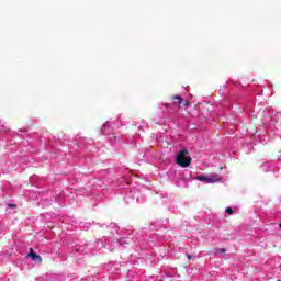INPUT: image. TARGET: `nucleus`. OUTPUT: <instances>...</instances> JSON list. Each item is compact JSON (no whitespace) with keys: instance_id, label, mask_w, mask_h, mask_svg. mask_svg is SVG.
<instances>
[{"instance_id":"nucleus-8","label":"nucleus","mask_w":281,"mask_h":281,"mask_svg":"<svg viewBox=\"0 0 281 281\" xmlns=\"http://www.w3.org/2000/svg\"><path fill=\"white\" fill-rule=\"evenodd\" d=\"M225 248L220 249V254H225Z\"/></svg>"},{"instance_id":"nucleus-10","label":"nucleus","mask_w":281,"mask_h":281,"mask_svg":"<svg viewBox=\"0 0 281 281\" xmlns=\"http://www.w3.org/2000/svg\"><path fill=\"white\" fill-rule=\"evenodd\" d=\"M176 104H179V100H176Z\"/></svg>"},{"instance_id":"nucleus-9","label":"nucleus","mask_w":281,"mask_h":281,"mask_svg":"<svg viewBox=\"0 0 281 281\" xmlns=\"http://www.w3.org/2000/svg\"><path fill=\"white\" fill-rule=\"evenodd\" d=\"M187 258H188L189 260H192V256H191V255H187Z\"/></svg>"},{"instance_id":"nucleus-2","label":"nucleus","mask_w":281,"mask_h":281,"mask_svg":"<svg viewBox=\"0 0 281 281\" xmlns=\"http://www.w3.org/2000/svg\"><path fill=\"white\" fill-rule=\"evenodd\" d=\"M196 181H204V183H218L221 181V177L218 175L212 176H196Z\"/></svg>"},{"instance_id":"nucleus-11","label":"nucleus","mask_w":281,"mask_h":281,"mask_svg":"<svg viewBox=\"0 0 281 281\" xmlns=\"http://www.w3.org/2000/svg\"><path fill=\"white\" fill-rule=\"evenodd\" d=\"M279 227H281V223L279 224Z\"/></svg>"},{"instance_id":"nucleus-5","label":"nucleus","mask_w":281,"mask_h":281,"mask_svg":"<svg viewBox=\"0 0 281 281\" xmlns=\"http://www.w3.org/2000/svg\"><path fill=\"white\" fill-rule=\"evenodd\" d=\"M106 128H109V124H104L102 127L103 135H106Z\"/></svg>"},{"instance_id":"nucleus-1","label":"nucleus","mask_w":281,"mask_h":281,"mask_svg":"<svg viewBox=\"0 0 281 281\" xmlns=\"http://www.w3.org/2000/svg\"><path fill=\"white\" fill-rule=\"evenodd\" d=\"M176 164L181 166V168H188L192 164V157H190V151L188 149H182L178 151L176 156Z\"/></svg>"},{"instance_id":"nucleus-6","label":"nucleus","mask_w":281,"mask_h":281,"mask_svg":"<svg viewBox=\"0 0 281 281\" xmlns=\"http://www.w3.org/2000/svg\"><path fill=\"white\" fill-rule=\"evenodd\" d=\"M226 214H234V210L232 207L226 209Z\"/></svg>"},{"instance_id":"nucleus-4","label":"nucleus","mask_w":281,"mask_h":281,"mask_svg":"<svg viewBox=\"0 0 281 281\" xmlns=\"http://www.w3.org/2000/svg\"><path fill=\"white\" fill-rule=\"evenodd\" d=\"M172 100H179V106H189L190 102H188V100H184L183 98H181V95H173Z\"/></svg>"},{"instance_id":"nucleus-12","label":"nucleus","mask_w":281,"mask_h":281,"mask_svg":"<svg viewBox=\"0 0 281 281\" xmlns=\"http://www.w3.org/2000/svg\"><path fill=\"white\" fill-rule=\"evenodd\" d=\"M277 281H280V280H277Z\"/></svg>"},{"instance_id":"nucleus-7","label":"nucleus","mask_w":281,"mask_h":281,"mask_svg":"<svg viewBox=\"0 0 281 281\" xmlns=\"http://www.w3.org/2000/svg\"><path fill=\"white\" fill-rule=\"evenodd\" d=\"M8 207L14 209V207H16V205H15V204H12V203H9V204H8Z\"/></svg>"},{"instance_id":"nucleus-3","label":"nucleus","mask_w":281,"mask_h":281,"mask_svg":"<svg viewBox=\"0 0 281 281\" xmlns=\"http://www.w3.org/2000/svg\"><path fill=\"white\" fill-rule=\"evenodd\" d=\"M29 258H32L34 262H43V258H41L37 254H35L33 248H30Z\"/></svg>"}]
</instances>
